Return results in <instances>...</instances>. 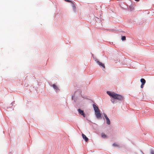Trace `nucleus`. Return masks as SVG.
Segmentation results:
<instances>
[{
    "instance_id": "1",
    "label": "nucleus",
    "mask_w": 154,
    "mask_h": 154,
    "mask_svg": "<svg viewBox=\"0 0 154 154\" xmlns=\"http://www.w3.org/2000/svg\"><path fill=\"white\" fill-rule=\"evenodd\" d=\"M107 93L109 96L113 98L112 99H111V101L113 103H117V101L116 100H122L124 99V97L123 96L116 94L113 92L107 91Z\"/></svg>"
},
{
    "instance_id": "4",
    "label": "nucleus",
    "mask_w": 154,
    "mask_h": 154,
    "mask_svg": "<svg viewBox=\"0 0 154 154\" xmlns=\"http://www.w3.org/2000/svg\"><path fill=\"white\" fill-rule=\"evenodd\" d=\"M82 136L83 138L85 140L86 142H87L88 140V139L86 137V136L84 134H82Z\"/></svg>"
},
{
    "instance_id": "20",
    "label": "nucleus",
    "mask_w": 154,
    "mask_h": 154,
    "mask_svg": "<svg viewBox=\"0 0 154 154\" xmlns=\"http://www.w3.org/2000/svg\"><path fill=\"white\" fill-rule=\"evenodd\" d=\"M133 8H132V9H131V10H133Z\"/></svg>"
},
{
    "instance_id": "2",
    "label": "nucleus",
    "mask_w": 154,
    "mask_h": 154,
    "mask_svg": "<svg viewBox=\"0 0 154 154\" xmlns=\"http://www.w3.org/2000/svg\"><path fill=\"white\" fill-rule=\"evenodd\" d=\"M95 112L96 117L98 119L100 118L101 114L100 113V110H98V111H96Z\"/></svg>"
},
{
    "instance_id": "19",
    "label": "nucleus",
    "mask_w": 154,
    "mask_h": 154,
    "mask_svg": "<svg viewBox=\"0 0 154 154\" xmlns=\"http://www.w3.org/2000/svg\"><path fill=\"white\" fill-rule=\"evenodd\" d=\"M136 1H137V2H139L140 0H135Z\"/></svg>"
},
{
    "instance_id": "3",
    "label": "nucleus",
    "mask_w": 154,
    "mask_h": 154,
    "mask_svg": "<svg viewBox=\"0 0 154 154\" xmlns=\"http://www.w3.org/2000/svg\"><path fill=\"white\" fill-rule=\"evenodd\" d=\"M78 111H79V113L81 114L84 117H85V114L84 112L83 111L81 110L80 109H78Z\"/></svg>"
},
{
    "instance_id": "18",
    "label": "nucleus",
    "mask_w": 154,
    "mask_h": 154,
    "mask_svg": "<svg viewBox=\"0 0 154 154\" xmlns=\"http://www.w3.org/2000/svg\"><path fill=\"white\" fill-rule=\"evenodd\" d=\"M151 154H154V151H153V150H151Z\"/></svg>"
},
{
    "instance_id": "10",
    "label": "nucleus",
    "mask_w": 154,
    "mask_h": 154,
    "mask_svg": "<svg viewBox=\"0 0 154 154\" xmlns=\"http://www.w3.org/2000/svg\"><path fill=\"white\" fill-rule=\"evenodd\" d=\"M101 136L103 138H105L106 137V135L103 133L101 134Z\"/></svg>"
},
{
    "instance_id": "6",
    "label": "nucleus",
    "mask_w": 154,
    "mask_h": 154,
    "mask_svg": "<svg viewBox=\"0 0 154 154\" xmlns=\"http://www.w3.org/2000/svg\"><path fill=\"white\" fill-rule=\"evenodd\" d=\"M93 107L95 112L98 111V110H100L98 107L94 104H93Z\"/></svg>"
},
{
    "instance_id": "12",
    "label": "nucleus",
    "mask_w": 154,
    "mask_h": 154,
    "mask_svg": "<svg viewBox=\"0 0 154 154\" xmlns=\"http://www.w3.org/2000/svg\"><path fill=\"white\" fill-rule=\"evenodd\" d=\"M112 146L114 147H119V145L116 143H114L112 144Z\"/></svg>"
},
{
    "instance_id": "7",
    "label": "nucleus",
    "mask_w": 154,
    "mask_h": 154,
    "mask_svg": "<svg viewBox=\"0 0 154 154\" xmlns=\"http://www.w3.org/2000/svg\"><path fill=\"white\" fill-rule=\"evenodd\" d=\"M52 86L53 87V88L55 89L56 90V91H58V87L57 86L55 85V84H53L52 85Z\"/></svg>"
},
{
    "instance_id": "9",
    "label": "nucleus",
    "mask_w": 154,
    "mask_h": 154,
    "mask_svg": "<svg viewBox=\"0 0 154 154\" xmlns=\"http://www.w3.org/2000/svg\"><path fill=\"white\" fill-rule=\"evenodd\" d=\"M140 82L142 83L145 84L146 83V81L144 79H140Z\"/></svg>"
},
{
    "instance_id": "5",
    "label": "nucleus",
    "mask_w": 154,
    "mask_h": 154,
    "mask_svg": "<svg viewBox=\"0 0 154 154\" xmlns=\"http://www.w3.org/2000/svg\"><path fill=\"white\" fill-rule=\"evenodd\" d=\"M97 63L100 66L103 67L104 68H105V66H104V64L100 62L99 61H97Z\"/></svg>"
},
{
    "instance_id": "8",
    "label": "nucleus",
    "mask_w": 154,
    "mask_h": 154,
    "mask_svg": "<svg viewBox=\"0 0 154 154\" xmlns=\"http://www.w3.org/2000/svg\"><path fill=\"white\" fill-rule=\"evenodd\" d=\"M71 3L72 4V5L73 8V10L74 11H75V9H76V8H75V6L74 4L72 2Z\"/></svg>"
},
{
    "instance_id": "17",
    "label": "nucleus",
    "mask_w": 154,
    "mask_h": 154,
    "mask_svg": "<svg viewBox=\"0 0 154 154\" xmlns=\"http://www.w3.org/2000/svg\"><path fill=\"white\" fill-rule=\"evenodd\" d=\"M145 84L142 83L140 87L141 88H143V86Z\"/></svg>"
},
{
    "instance_id": "16",
    "label": "nucleus",
    "mask_w": 154,
    "mask_h": 154,
    "mask_svg": "<svg viewBox=\"0 0 154 154\" xmlns=\"http://www.w3.org/2000/svg\"><path fill=\"white\" fill-rule=\"evenodd\" d=\"M65 1L68 2H70L71 3L72 2V1L70 0H64Z\"/></svg>"
},
{
    "instance_id": "15",
    "label": "nucleus",
    "mask_w": 154,
    "mask_h": 154,
    "mask_svg": "<svg viewBox=\"0 0 154 154\" xmlns=\"http://www.w3.org/2000/svg\"><path fill=\"white\" fill-rule=\"evenodd\" d=\"M104 117H105V118H106V119L109 118L105 114H104Z\"/></svg>"
},
{
    "instance_id": "14",
    "label": "nucleus",
    "mask_w": 154,
    "mask_h": 154,
    "mask_svg": "<svg viewBox=\"0 0 154 154\" xmlns=\"http://www.w3.org/2000/svg\"><path fill=\"white\" fill-rule=\"evenodd\" d=\"M104 117H105V118H106V119L109 118L105 114H104Z\"/></svg>"
},
{
    "instance_id": "11",
    "label": "nucleus",
    "mask_w": 154,
    "mask_h": 154,
    "mask_svg": "<svg viewBox=\"0 0 154 154\" xmlns=\"http://www.w3.org/2000/svg\"><path fill=\"white\" fill-rule=\"evenodd\" d=\"M106 123L108 125H110V121L109 118L106 119Z\"/></svg>"
},
{
    "instance_id": "13",
    "label": "nucleus",
    "mask_w": 154,
    "mask_h": 154,
    "mask_svg": "<svg viewBox=\"0 0 154 154\" xmlns=\"http://www.w3.org/2000/svg\"><path fill=\"white\" fill-rule=\"evenodd\" d=\"M122 40H125L126 39V37L125 36H123L122 37Z\"/></svg>"
}]
</instances>
